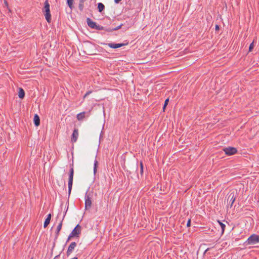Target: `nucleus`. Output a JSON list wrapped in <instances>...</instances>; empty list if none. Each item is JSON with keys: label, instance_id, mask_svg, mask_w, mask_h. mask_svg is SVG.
Instances as JSON below:
<instances>
[{"label": "nucleus", "instance_id": "obj_7", "mask_svg": "<svg viewBox=\"0 0 259 259\" xmlns=\"http://www.w3.org/2000/svg\"><path fill=\"white\" fill-rule=\"evenodd\" d=\"M223 151L226 155L229 156L233 155L237 152V149L232 147L224 148Z\"/></svg>", "mask_w": 259, "mask_h": 259}, {"label": "nucleus", "instance_id": "obj_3", "mask_svg": "<svg viewBox=\"0 0 259 259\" xmlns=\"http://www.w3.org/2000/svg\"><path fill=\"white\" fill-rule=\"evenodd\" d=\"M43 12L44 13V15L45 16V18L47 21L48 23H51V15L50 13V4L48 1V0L46 1L45 2V6L43 9Z\"/></svg>", "mask_w": 259, "mask_h": 259}, {"label": "nucleus", "instance_id": "obj_32", "mask_svg": "<svg viewBox=\"0 0 259 259\" xmlns=\"http://www.w3.org/2000/svg\"><path fill=\"white\" fill-rule=\"evenodd\" d=\"M219 29H220V27H219V26L218 25H216L215 26V30L216 31H218V30H219Z\"/></svg>", "mask_w": 259, "mask_h": 259}, {"label": "nucleus", "instance_id": "obj_30", "mask_svg": "<svg viewBox=\"0 0 259 259\" xmlns=\"http://www.w3.org/2000/svg\"><path fill=\"white\" fill-rule=\"evenodd\" d=\"M73 237H73V236H72V235H71V234H69V236H68V238H67V241H66V242H69V241L70 240V239H71L72 238H73Z\"/></svg>", "mask_w": 259, "mask_h": 259}, {"label": "nucleus", "instance_id": "obj_34", "mask_svg": "<svg viewBox=\"0 0 259 259\" xmlns=\"http://www.w3.org/2000/svg\"><path fill=\"white\" fill-rule=\"evenodd\" d=\"M166 106H165V105H163V108H162V110H163V111L164 112L165 111V110L166 109Z\"/></svg>", "mask_w": 259, "mask_h": 259}, {"label": "nucleus", "instance_id": "obj_11", "mask_svg": "<svg viewBox=\"0 0 259 259\" xmlns=\"http://www.w3.org/2000/svg\"><path fill=\"white\" fill-rule=\"evenodd\" d=\"M127 44H123V43H121V44H115V43H109V44H107V45L111 48H112V49H117V48H120L121 47H123L126 45H127Z\"/></svg>", "mask_w": 259, "mask_h": 259}, {"label": "nucleus", "instance_id": "obj_33", "mask_svg": "<svg viewBox=\"0 0 259 259\" xmlns=\"http://www.w3.org/2000/svg\"><path fill=\"white\" fill-rule=\"evenodd\" d=\"M121 0H114V2L116 4H118Z\"/></svg>", "mask_w": 259, "mask_h": 259}, {"label": "nucleus", "instance_id": "obj_13", "mask_svg": "<svg viewBox=\"0 0 259 259\" xmlns=\"http://www.w3.org/2000/svg\"><path fill=\"white\" fill-rule=\"evenodd\" d=\"M33 122L36 126H38L40 125V118L39 116L35 114L33 117Z\"/></svg>", "mask_w": 259, "mask_h": 259}, {"label": "nucleus", "instance_id": "obj_38", "mask_svg": "<svg viewBox=\"0 0 259 259\" xmlns=\"http://www.w3.org/2000/svg\"><path fill=\"white\" fill-rule=\"evenodd\" d=\"M30 259H32V257H31Z\"/></svg>", "mask_w": 259, "mask_h": 259}, {"label": "nucleus", "instance_id": "obj_10", "mask_svg": "<svg viewBox=\"0 0 259 259\" xmlns=\"http://www.w3.org/2000/svg\"><path fill=\"white\" fill-rule=\"evenodd\" d=\"M78 137V131L77 128H74L71 136V142H76Z\"/></svg>", "mask_w": 259, "mask_h": 259}, {"label": "nucleus", "instance_id": "obj_6", "mask_svg": "<svg viewBox=\"0 0 259 259\" xmlns=\"http://www.w3.org/2000/svg\"><path fill=\"white\" fill-rule=\"evenodd\" d=\"M85 210H87L90 209L92 207V198L90 194L87 193L85 195Z\"/></svg>", "mask_w": 259, "mask_h": 259}, {"label": "nucleus", "instance_id": "obj_26", "mask_svg": "<svg viewBox=\"0 0 259 259\" xmlns=\"http://www.w3.org/2000/svg\"><path fill=\"white\" fill-rule=\"evenodd\" d=\"M254 48V44L253 42L251 43L249 47V52H251Z\"/></svg>", "mask_w": 259, "mask_h": 259}, {"label": "nucleus", "instance_id": "obj_4", "mask_svg": "<svg viewBox=\"0 0 259 259\" xmlns=\"http://www.w3.org/2000/svg\"><path fill=\"white\" fill-rule=\"evenodd\" d=\"M95 47L91 43H88L86 44L84 47V52L88 55H92L95 54Z\"/></svg>", "mask_w": 259, "mask_h": 259}, {"label": "nucleus", "instance_id": "obj_2", "mask_svg": "<svg viewBox=\"0 0 259 259\" xmlns=\"http://www.w3.org/2000/svg\"><path fill=\"white\" fill-rule=\"evenodd\" d=\"M73 175H74V168H73V164L72 163L70 166V169L69 172V179H68V197L70 195L72 185H73Z\"/></svg>", "mask_w": 259, "mask_h": 259}, {"label": "nucleus", "instance_id": "obj_31", "mask_svg": "<svg viewBox=\"0 0 259 259\" xmlns=\"http://www.w3.org/2000/svg\"><path fill=\"white\" fill-rule=\"evenodd\" d=\"M191 226V219H189L187 223V226L188 227Z\"/></svg>", "mask_w": 259, "mask_h": 259}, {"label": "nucleus", "instance_id": "obj_22", "mask_svg": "<svg viewBox=\"0 0 259 259\" xmlns=\"http://www.w3.org/2000/svg\"><path fill=\"white\" fill-rule=\"evenodd\" d=\"M95 29L96 30H104L105 29V27H103L101 25H97L96 24V27L95 28Z\"/></svg>", "mask_w": 259, "mask_h": 259}, {"label": "nucleus", "instance_id": "obj_16", "mask_svg": "<svg viewBox=\"0 0 259 259\" xmlns=\"http://www.w3.org/2000/svg\"><path fill=\"white\" fill-rule=\"evenodd\" d=\"M25 96V92L22 88L19 89L18 96L20 99H23Z\"/></svg>", "mask_w": 259, "mask_h": 259}, {"label": "nucleus", "instance_id": "obj_5", "mask_svg": "<svg viewBox=\"0 0 259 259\" xmlns=\"http://www.w3.org/2000/svg\"><path fill=\"white\" fill-rule=\"evenodd\" d=\"M236 199V195L234 192H230L227 198V203L228 206L227 207L231 208L232 207L233 204L234 203Z\"/></svg>", "mask_w": 259, "mask_h": 259}, {"label": "nucleus", "instance_id": "obj_9", "mask_svg": "<svg viewBox=\"0 0 259 259\" xmlns=\"http://www.w3.org/2000/svg\"><path fill=\"white\" fill-rule=\"evenodd\" d=\"M76 245L77 244L75 242L71 243V244L69 245L66 252V255L67 256H69L72 253Z\"/></svg>", "mask_w": 259, "mask_h": 259}, {"label": "nucleus", "instance_id": "obj_35", "mask_svg": "<svg viewBox=\"0 0 259 259\" xmlns=\"http://www.w3.org/2000/svg\"><path fill=\"white\" fill-rule=\"evenodd\" d=\"M209 249H210L209 248H207V249L204 251V253H203V254H205L207 252V251L208 250H209Z\"/></svg>", "mask_w": 259, "mask_h": 259}, {"label": "nucleus", "instance_id": "obj_18", "mask_svg": "<svg viewBox=\"0 0 259 259\" xmlns=\"http://www.w3.org/2000/svg\"><path fill=\"white\" fill-rule=\"evenodd\" d=\"M85 117V112H82L78 114L76 116V118L78 120H81L83 119Z\"/></svg>", "mask_w": 259, "mask_h": 259}, {"label": "nucleus", "instance_id": "obj_23", "mask_svg": "<svg viewBox=\"0 0 259 259\" xmlns=\"http://www.w3.org/2000/svg\"><path fill=\"white\" fill-rule=\"evenodd\" d=\"M104 30H105L106 32H110L113 31L114 29H113V27H108V28L105 27V29H104Z\"/></svg>", "mask_w": 259, "mask_h": 259}, {"label": "nucleus", "instance_id": "obj_25", "mask_svg": "<svg viewBox=\"0 0 259 259\" xmlns=\"http://www.w3.org/2000/svg\"><path fill=\"white\" fill-rule=\"evenodd\" d=\"M84 5L83 3H79L78 8L80 11H82L83 10Z\"/></svg>", "mask_w": 259, "mask_h": 259}, {"label": "nucleus", "instance_id": "obj_29", "mask_svg": "<svg viewBox=\"0 0 259 259\" xmlns=\"http://www.w3.org/2000/svg\"><path fill=\"white\" fill-rule=\"evenodd\" d=\"M169 98H167L165 101H164V105H165V106H167V105H168V103H169Z\"/></svg>", "mask_w": 259, "mask_h": 259}, {"label": "nucleus", "instance_id": "obj_27", "mask_svg": "<svg viewBox=\"0 0 259 259\" xmlns=\"http://www.w3.org/2000/svg\"><path fill=\"white\" fill-rule=\"evenodd\" d=\"M122 25H123V24H120L119 25H118V26H117L116 27H113L114 31L120 29Z\"/></svg>", "mask_w": 259, "mask_h": 259}, {"label": "nucleus", "instance_id": "obj_20", "mask_svg": "<svg viewBox=\"0 0 259 259\" xmlns=\"http://www.w3.org/2000/svg\"><path fill=\"white\" fill-rule=\"evenodd\" d=\"M98 166V162L96 159L94 161V173L95 175L97 172Z\"/></svg>", "mask_w": 259, "mask_h": 259}, {"label": "nucleus", "instance_id": "obj_1", "mask_svg": "<svg viewBox=\"0 0 259 259\" xmlns=\"http://www.w3.org/2000/svg\"><path fill=\"white\" fill-rule=\"evenodd\" d=\"M258 243H259V235L253 234L248 238L243 244L246 246L249 245H254Z\"/></svg>", "mask_w": 259, "mask_h": 259}, {"label": "nucleus", "instance_id": "obj_8", "mask_svg": "<svg viewBox=\"0 0 259 259\" xmlns=\"http://www.w3.org/2000/svg\"><path fill=\"white\" fill-rule=\"evenodd\" d=\"M81 227L79 225H77L71 232V234L74 237H79V235L81 234Z\"/></svg>", "mask_w": 259, "mask_h": 259}, {"label": "nucleus", "instance_id": "obj_19", "mask_svg": "<svg viewBox=\"0 0 259 259\" xmlns=\"http://www.w3.org/2000/svg\"><path fill=\"white\" fill-rule=\"evenodd\" d=\"M220 227H221V229H222V235H223L224 233V231H225V228H226V225L223 224V223H222L221 222H220V221H218Z\"/></svg>", "mask_w": 259, "mask_h": 259}, {"label": "nucleus", "instance_id": "obj_12", "mask_svg": "<svg viewBox=\"0 0 259 259\" xmlns=\"http://www.w3.org/2000/svg\"><path fill=\"white\" fill-rule=\"evenodd\" d=\"M87 22L88 26L91 28L95 29L96 23L92 21L90 18H88L87 19Z\"/></svg>", "mask_w": 259, "mask_h": 259}, {"label": "nucleus", "instance_id": "obj_36", "mask_svg": "<svg viewBox=\"0 0 259 259\" xmlns=\"http://www.w3.org/2000/svg\"><path fill=\"white\" fill-rule=\"evenodd\" d=\"M86 0H79V3H84V2Z\"/></svg>", "mask_w": 259, "mask_h": 259}, {"label": "nucleus", "instance_id": "obj_17", "mask_svg": "<svg viewBox=\"0 0 259 259\" xmlns=\"http://www.w3.org/2000/svg\"><path fill=\"white\" fill-rule=\"evenodd\" d=\"M98 9L99 12L102 13L105 9V6L102 3H99L98 4Z\"/></svg>", "mask_w": 259, "mask_h": 259}, {"label": "nucleus", "instance_id": "obj_14", "mask_svg": "<svg viewBox=\"0 0 259 259\" xmlns=\"http://www.w3.org/2000/svg\"><path fill=\"white\" fill-rule=\"evenodd\" d=\"M51 217L52 215L51 213H49L47 215V218L46 219L44 224V228H46L50 224L51 219Z\"/></svg>", "mask_w": 259, "mask_h": 259}, {"label": "nucleus", "instance_id": "obj_28", "mask_svg": "<svg viewBox=\"0 0 259 259\" xmlns=\"http://www.w3.org/2000/svg\"><path fill=\"white\" fill-rule=\"evenodd\" d=\"M92 93V91H88L85 94V95H84L83 96V99H84L85 97H87V96H88L90 94H91V93Z\"/></svg>", "mask_w": 259, "mask_h": 259}, {"label": "nucleus", "instance_id": "obj_21", "mask_svg": "<svg viewBox=\"0 0 259 259\" xmlns=\"http://www.w3.org/2000/svg\"><path fill=\"white\" fill-rule=\"evenodd\" d=\"M73 0H67V4L68 7L71 9L73 7Z\"/></svg>", "mask_w": 259, "mask_h": 259}, {"label": "nucleus", "instance_id": "obj_37", "mask_svg": "<svg viewBox=\"0 0 259 259\" xmlns=\"http://www.w3.org/2000/svg\"><path fill=\"white\" fill-rule=\"evenodd\" d=\"M59 256V255L56 256L54 259H57L58 257Z\"/></svg>", "mask_w": 259, "mask_h": 259}, {"label": "nucleus", "instance_id": "obj_24", "mask_svg": "<svg viewBox=\"0 0 259 259\" xmlns=\"http://www.w3.org/2000/svg\"><path fill=\"white\" fill-rule=\"evenodd\" d=\"M140 174L142 176L143 174L144 165L142 161H140Z\"/></svg>", "mask_w": 259, "mask_h": 259}, {"label": "nucleus", "instance_id": "obj_15", "mask_svg": "<svg viewBox=\"0 0 259 259\" xmlns=\"http://www.w3.org/2000/svg\"><path fill=\"white\" fill-rule=\"evenodd\" d=\"M63 220V218L60 221V223L59 224V225H58V226L57 227L56 232V238L58 237L59 234V232L60 231V230L62 228Z\"/></svg>", "mask_w": 259, "mask_h": 259}]
</instances>
